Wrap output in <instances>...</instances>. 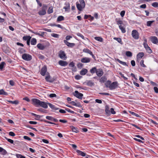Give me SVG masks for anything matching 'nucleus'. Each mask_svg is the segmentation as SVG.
<instances>
[{
  "mask_svg": "<svg viewBox=\"0 0 158 158\" xmlns=\"http://www.w3.org/2000/svg\"><path fill=\"white\" fill-rule=\"evenodd\" d=\"M147 52L149 54L151 53L152 51L149 47H148V48L146 49Z\"/></svg>",
  "mask_w": 158,
  "mask_h": 158,
  "instance_id": "a18cd8bd",
  "label": "nucleus"
},
{
  "mask_svg": "<svg viewBox=\"0 0 158 158\" xmlns=\"http://www.w3.org/2000/svg\"><path fill=\"white\" fill-rule=\"evenodd\" d=\"M76 35L77 36L81 37L82 39H84V36L80 33H77L76 34Z\"/></svg>",
  "mask_w": 158,
  "mask_h": 158,
  "instance_id": "864d4df0",
  "label": "nucleus"
},
{
  "mask_svg": "<svg viewBox=\"0 0 158 158\" xmlns=\"http://www.w3.org/2000/svg\"><path fill=\"white\" fill-rule=\"evenodd\" d=\"M76 6L78 10L80 11L82 10V9L84 8V7H82L81 5L78 3H76Z\"/></svg>",
  "mask_w": 158,
  "mask_h": 158,
  "instance_id": "b1692460",
  "label": "nucleus"
},
{
  "mask_svg": "<svg viewBox=\"0 0 158 158\" xmlns=\"http://www.w3.org/2000/svg\"><path fill=\"white\" fill-rule=\"evenodd\" d=\"M64 42L66 45L69 47L72 48L75 45V44L74 43H70L66 40H64Z\"/></svg>",
  "mask_w": 158,
  "mask_h": 158,
  "instance_id": "ddd939ff",
  "label": "nucleus"
},
{
  "mask_svg": "<svg viewBox=\"0 0 158 158\" xmlns=\"http://www.w3.org/2000/svg\"><path fill=\"white\" fill-rule=\"evenodd\" d=\"M5 64V63L4 62H2L0 64V69L2 70L3 69L4 65Z\"/></svg>",
  "mask_w": 158,
  "mask_h": 158,
  "instance_id": "c03bdc74",
  "label": "nucleus"
},
{
  "mask_svg": "<svg viewBox=\"0 0 158 158\" xmlns=\"http://www.w3.org/2000/svg\"><path fill=\"white\" fill-rule=\"evenodd\" d=\"M7 152H6V151L5 149H3V150L1 152V154L2 155H6V154H7Z\"/></svg>",
  "mask_w": 158,
  "mask_h": 158,
  "instance_id": "6e6d98bb",
  "label": "nucleus"
},
{
  "mask_svg": "<svg viewBox=\"0 0 158 158\" xmlns=\"http://www.w3.org/2000/svg\"><path fill=\"white\" fill-rule=\"evenodd\" d=\"M69 5L66 6H64L63 7V9H65V11H68L69 9Z\"/></svg>",
  "mask_w": 158,
  "mask_h": 158,
  "instance_id": "680f3d73",
  "label": "nucleus"
},
{
  "mask_svg": "<svg viewBox=\"0 0 158 158\" xmlns=\"http://www.w3.org/2000/svg\"><path fill=\"white\" fill-rule=\"evenodd\" d=\"M154 22V21H148L147 22V25L148 26L150 27L151 26L152 23Z\"/></svg>",
  "mask_w": 158,
  "mask_h": 158,
  "instance_id": "58836bf2",
  "label": "nucleus"
},
{
  "mask_svg": "<svg viewBox=\"0 0 158 158\" xmlns=\"http://www.w3.org/2000/svg\"><path fill=\"white\" fill-rule=\"evenodd\" d=\"M36 43V40L35 38H33L31 40V44L32 45H35Z\"/></svg>",
  "mask_w": 158,
  "mask_h": 158,
  "instance_id": "393cba45",
  "label": "nucleus"
},
{
  "mask_svg": "<svg viewBox=\"0 0 158 158\" xmlns=\"http://www.w3.org/2000/svg\"><path fill=\"white\" fill-rule=\"evenodd\" d=\"M7 101L12 104L15 105H17L19 103V102L18 100H15V101Z\"/></svg>",
  "mask_w": 158,
  "mask_h": 158,
  "instance_id": "c9c22d12",
  "label": "nucleus"
},
{
  "mask_svg": "<svg viewBox=\"0 0 158 158\" xmlns=\"http://www.w3.org/2000/svg\"><path fill=\"white\" fill-rule=\"evenodd\" d=\"M91 59L88 57H84L81 59V61L83 63H88L90 62Z\"/></svg>",
  "mask_w": 158,
  "mask_h": 158,
  "instance_id": "1a4fd4ad",
  "label": "nucleus"
},
{
  "mask_svg": "<svg viewBox=\"0 0 158 158\" xmlns=\"http://www.w3.org/2000/svg\"><path fill=\"white\" fill-rule=\"evenodd\" d=\"M117 24L118 25H121V24H122L123 23L122 21L120 20H118L117 21Z\"/></svg>",
  "mask_w": 158,
  "mask_h": 158,
  "instance_id": "052dcab7",
  "label": "nucleus"
},
{
  "mask_svg": "<svg viewBox=\"0 0 158 158\" xmlns=\"http://www.w3.org/2000/svg\"><path fill=\"white\" fill-rule=\"evenodd\" d=\"M98 69H97L95 67H94L91 69L90 70V72L91 73H96Z\"/></svg>",
  "mask_w": 158,
  "mask_h": 158,
  "instance_id": "72a5a7b5",
  "label": "nucleus"
},
{
  "mask_svg": "<svg viewBox=\"0 0 158 158\" xmlns=\"http://www.w3.org/2000/svg\"><path fill=\"white\" fill-rule=\"evenodd\" d=\"M144 53L143 52H139L137 56V60H138L140 59L144 56Z\"/></svg>",
  "mask_w": 158,
  "mask_h": 158,
  "instance_id": "dca6fc26",
  "label": "nucleus"
},
{
  "mask_svg": "<svg viewBox=\"0 0 158 158\" xmlns=\"http://www.w3.org/2000/svg\"><path fill=\"white\" fill-rule=\"evenodd\" d=\"M31 37L30 36H24L23 37V39L24 40L27 41L28 40H30Z\"/></svg>",
  "mask_w": 158,
  "mask_h": 158,
  "instance_id": "c756f323",
  "label": "nucleus"
},
{
  "mask_svg": "<svg viewBox=\"0 0 158 158\" xmlns=\"http://www.w3.org/2000/svg\"><path fill=\"white\" fill-rule=\"evenodd\" d=\"M9 134L10 136H15V133L12 131L10 132H9Z\"/></svg>",
  "mask_w": 158,
  "mask_h": 158,
  "instance_id": "e2e57ef3",
  "label": "nucleus"
},
{
  "mask_svg": "<svg viewBox=\"0 0 158 158\" xmlns=\"http://www.w3.org/2000/svg\"><path fill=\"white\" fill-rule=\"evenodd\" d=\"M154 90L155 92L157 93H158V88L156 87H154Z\"/></svg>",
  "mask_w": 158,
  "mask_h": 158,
  "instance_id": "774afa93",
  "label": "nucleus"
},
{
  "mask_svg": "<svg viewBox=\"0 0 158 158\" xmlns=\"http://www.w3.org/2000/svg\"><path fill=\"white\" fill-rule=\"evenodd\" d=\"M30 31L32 33L41 37H44L45 33V32H34L31 31Z\"/></svg>",
  "mask_w": 158,
  "mask_h": 158,
  "instance_id": "2eb2a0df",
  "label": "nucleus"
},
{
  "mask_svg": "<svg viewBox=\"0 0 158 158\" xmlns=\"http://www.w3.org/2000/svg\"><path fill=\"white\" fill-rule=\"evenodd\" d=\"M22 58L25 60L30 61L32 59V56L28 54L24 53L22 55Z\"/></svg>",
  "mask_w": 158,
  "mask_h": 158,
  "instance_id": "f03ea898",
  "label": "nucleus"
},
{
  "mask_svg": "<svg viewBox=\"0 0 158 158\" xmlns=\"http://www.w3.org/2000/svg\"><path fill=\"white\" fill-rule=\"evenodd\" d=\"M117 86V82H114L110 85L109 87L110 89L113 90L115 89Z\"/></svg>",
  "mask_w": 158,
  "mask_h": 158,
  "instance_id": "0eeeda50",
  "label": "nucleus"
},
{
  "mask_svg": "<svg viewBox=\"0 0 158 158\" xmlns=\"http://www.w3.org/2000/svg\"><path fill=\"white\" fill-rule=\"evenodd\" d=\"M5 138L10 143H11L14 144V145H15V144L17 142V141H15V143H14V141L13 140L8 139L6 137H5Z\"/></svg>",
  "mask_w": 158,
  "mask_h": 158,
  "instance_id": "a878e982",
  "label": "nucleus"
},
{
  "mask_svg": "<svg viewBox=\"0 0 158 158\" xmlns=\"http://www.w3.org/2000/svg\"><path fill=\"white\" fill-rule=\"evenodd\" d=\"M73 94L74 96L80 99H82L83 96L82 94L79 93L77 90L75 91Z\"/></svg>",
  "mask_w": 158,
  "mask_h": 158,
  "instance_id": "39448f33",
  "label": "nucleus"
},
{
  "mask_svg": "<svg viewBox=\"0 0 158 158\" xmlns=\"http://www.w3.org/2000/svg\"><path fill=\"white\" fill-rule=\"evenodd\" d=\"M86 83L88 86L91 87L94 86V82L91 80L87 81Z\"/></svg>",
  "mask_w": 158,
  "mask_h": 158,
  "instance_id": "a211bd4d",
  "label": "nucleus"
},
{
  "mask_svg": "<svg viewBox=\"0 0 158 158\" xmlns=\"http://www.w3.org/2000/svg\"><path fill=\"white\" fill-rule=\"evenodd\" d=\"M150 40L153 44H156L158 43V40L157 37L156 36H152L151 37Z\"/></svg>",
  "mask_w": 158,
  "mask_h": 158,
  "instance_id": "9b49d317",
  "label": "nucleus"
},
{
  "mask_svg": "<svg viewBox=\"0 0 158 158\" xmlns=\"http://www.w3.org/2000/svg\"><path fill=\"white\" fill-rule=\"evenodd\" d=\"M129 112L131 114L137 117H139V114L135 113L133 112L130 111Z\"/></svg>",
  "mask_w": 158,
  "mask_h": 158,
  "instance_id": "de8ad7c7",
  "label": "nucleus"
},
{
  "mask_svg": "<svg viewBox=\"0 0 158 158\" xmlns=\"http://www.w3.org/2000/svg\"><path fill=\"white\" fill-rule=\"evenodd\" d=\"M126 55L128 57H131L132 56V53L130 51H127L126 52Z\"/></svg>",
  "mask_w": 158,
  "mask_h": 158,
  "instance_id": "a19ab883",
  "label": "nucleus"
},
{
  "mask_svg": "<svg viewBox=\"0 0 158 158\" xmlns=\"http://www.w3.org/2000/svg\"><path fill=\"white\" fill-rule=\"evenodd\" d=\"M152 6L154 7H158V2H154L152 4Z\"/></svg>",
  "mask_w": 158,
  "mask_h": 158,
  "instance_id": "09e8293b",
  "label": "nucleus"
},
{
  "mask_svg": "<svg viewBox=\"0 0 158 158\" xmlns=\"http://www.w3.org/2000/svg\"><path fill=\"white\" fill-rule=\"evenodd\" d=\"M23 138L26 140H27L29 141H31V139L29 137L27 136H24L23 137Z\"/></svg>",
  "mask_w": 158,
  "mask_h": 158,
  "instance_id": "4d7b16f0",
  "label": "nucleus"
},
{
  "mask_svg": "<svg viewBox=\"0 0 158 158\" xmlns=\"http://www.w3.org/2000/svg\"><path fill=\"white\" fill-rule=\"evenodd\" d=\"M140 8L145 9L146 7V5L145 4H142L140 6Z\"/></svg>",
  "mask_w": 158,
  "mask_h": 158,
  "instance_id": "338daca9",
  "label": "nucleus"
},
{
  "mask_svg": "<svg viewBox=\"0 0 158 158\" xmlns=\"http://www.w3.org/2000/svg\"><path fill=\"white\" fill-rule=\"evenodd\" d=\"M47 104L49 106L52 110H56L58 109V108H57L54 105L52 104L51 103H47Z\"/></svg>",
  "mask_w": 158,
  "mask_h": 158,
  "instance_id": "4be33fe9",
  "label": "nucleus"
},
{
  "mask_svg": "<svg viewBox=\"0 0 158 158\" xmlns=\"http://www.w3.org/2000/svg\"><path fill=\"white\" fill-rule=\"evenodd\" d=\"M37 46L38 48L41 50H43L45 48V46L41 44H38Z\"/></svg>",
  "mask_w": 158,
  "mask_h": 158,
  "instance_id": "aec40b11",
  "label": "nucleus"
},
{
  "mask_svg": "<svg viewBox=\"0 0 158 158\" xmlns=\"http://www.w3.org/2000/svg\"><path fill=\"white\" fill-rule=\"evenodd\" d=\"M47 68L46 66H44L41 69L40 74L41 75L44 76L47 72Z\"/></svg>",
  "mask_w": 158,
  "mask_h": 158,
  "instance_id": "6e6552de",
  "label": "nucleus"
},
{
  "mask_svg": "<svg viewBox=\"0 0 158 158\" xmlns=\"http://www.w3.org/2000/svg\"><path fill=\"white\" fill-rule=\"evenodd\" d=\"M53 12V8L52 7H50L48 8V14H51Z\"/></svg>",
  "mask_w": 158,
  "mask_h": 158,
  "instance_id": "37998d69",
  "label": "nucleus"
},
{
  "mask_svg": "<svg viewBox=\"0 0 158 158\" xmlns=\"http://www.w3.org/2000/svg\"><path fill=\"white\" fill-rule=\"evenodd\" d=\"M125 11L124 10L122 11L120 13V15L122 17H123L125 15Z\"/></svg>",
  "mask_w": 158,
  "mask_h": 158,
  "instance_id": "69168bd1",
  "label": "nucleus"
},
{
  "mask_svg": "<svg viewBox=\"0 0 158 158\" xmlns=\"http://www.w3.org/2000/svg\"><path fill=\"white\" fill-rule=\"evenodd\" d=\"M94 39L95 40L100 42H102L103 40V39L102 37H96L94 38Z\"/></svg>",
  "mask_w": 158,
  "mask_h": 158,
  "instance_id": "e433bc0d",
  "label": "nucleus"
},
{
  "mask_svg": "<svg viewBox=\"0 0 158 158\" xmlns=\"http://www.w3.org/2000/svg\"><path fill=\"white\" fill-rule=\"evenodd\" d=\"M80 4L81 5L82 7L85 8V3L84 0H79Z\"/></svg>",
  "mask_w": 158,
  "mask_h": 158,
  "instance_id": "f704fd0d",
  "label": "nucleus"
},
{
  "mask_svg": "<svg viewBox=\"0 0 158 158\" xmlns=\"http://www.w3.org/2000/svg\"><path fill=\"white\" fill-rule=\"evenodd\" d=\"M58 55L61 59L65 60L67 58L65 52L62 50H60L59 52Z\"/></svg>",
  "mask_w": 158,
  "mask_h": 158,
  "instance_id": "20e7f679",
  "label": "nucleus"
},
{
  "mask_svg": "<svg viewBox=\"0 0 158 158\" xmlns=\"http://www.w3.org/2000/svg\"><path fill=\"white\" fill-rule=\"evenodd\" d=\"M0 95H3L6 96L8 95V93L5 92L3 89H2L0 90Z\"/></svg>",
  "mask_w": 158,
  "mask_h": 158,
  "instance_id": "473e14b6",
  "label": "nucleus"
},
{
  "mask_svg": "<svg viewBox=\"0 0 158 158\" xmlns=\"http://www.w3.org/2000/svg\"><path fill=\"white\" fill-rule=\"evenodd\" d=\"M87 72V70L85 69H82L80 72V74L81 75H84Z\"/></svg>",
  "mask_w": 158,
  "mask_h": 158,
  "instance_id": "412c9836",
  "label": "nucleus"
},
{
  "mask_svg": "<svg viewBox=\"0 0 158 158\" xmlns=\"http://www.w3.org/2000/svg\"><path fill=\"white\" fill-rule=\"evenodd\" d=\"M140 64L144 68L146 67V65L144 64L143 60H142L140 61Z\"/></svg>",
  "mask_w": 158,
  "mask_h": 158,
  "instance_id": "5fc2aeb1",
  "label": "nucleus"
},
{
  "mask_svg": "<svg viewBox=\"0 0 158 158\" xmlns=\"http://www.w3.org/2000/svg\"><path fill=\"white\" fill-rule=\"evenodd\" d=\"M51 35L52 36L56 38H58L59 36V35L58 34H56L55 33H52L51 34Z\"/></svg>",
  "mask_w": 158,
  "mask_h": 158,
  "instance_id": "603ef678",
  "label": "nucleus"
},
{
  "mask_svg": "<svg viewBox=\"0 0 158 158\" xmlns=\"http://www.w3.org/2000/svg\"><path fill=\"white\" fill-rule=\"evenodd\" d=\"M64 17L62 16H58L57 18V22H60L63 20H64Z\"/></svg>",
  "mask_w": 158,
  "mask_h": 158,
  "instance_id": "c85d7f7f",
  "label": "nucleus"
},
{
  "mask_svg": "<svg viewBox=\"0 0 158 158\" xmlns=\"http://www.w3.org/2000/svg\"><path fill=\"white\" fill-rule=\"evenodd\" d=\"M49 96L50 98H52L56 97V95L55 94H51L49 95Z\"/></svg>",
  "mask_w": 158,
  "mask_h": 158,
  "instance_id": "bf43d9fd",
  "label": "nucleus"
},
{
  "mask_svg": "<svg viewBox=\"0 0 158 158\" xmlns=\"http://www.w3.org/2000/svg\"><path fill=\"white\" fill-rule=\"evenodd\" d=\"M76 152L79 155L81 156H86L85 153L78 150H76Z\"/></svg>",
  "mask_w": 158,
  "mask_h": 158,
  "instance_id": "f3484780",
  "label": "nucleus"
},
{
  "mask_svg": "<svg viewBox=\"0 0 158 158\" xmlns=\"http://www.w3.org/2000/svg\"><path fill=\"white\" fill-rule=\"evenodd\" d=\"M103 74V72L102 69H98L96 72V74L97 76L99 77H101Z\"/></svg>",
  "mask_w": 158,
  "mask_h": 158,
  "instance_id": "f8f14e48",
  "label": "nucleus"
},
{
  "mask_svg": "<svg viewBox=\"0 0 158 158\" xmlns=\"http://www.w3.org/2000/svg\"><path fill=\"white\" fill-rule=\"evenodd\" d=\"M83 52H84L90 54H91L92 52L88 48H84L83 49Z\"/></svg>",
  "mask_w": 158,
  "mask_h": 158,
  "instance_id": "2f4dec72",
  "label": "nucleus"
},
{
  "mask_svg": "<svg viewBox=\"0 0 158 158\" xmlns=\"http://www.w3.org/2000/svg\"><path fill=\"white\" fill-rule=\"evenodd\" d=\"M144 41L145 42L143 43V45L144 48L146 49L148 48V47H149V46H148V44L147 43V40L145 39L144 40Z\"/></svg>",
  "mask_w": 158,
  "mask_h": 158,
  "instance_id": "ea45409f",
  "label": "nucleus"
},
{
  "mask_svg": "<svg viewBox=\"0 0 158 158\" xmlns=\"http://www.w3.org/2000/svg\"><path fill=\"white\" fill-rule=\"evenodd\" d=\"M47 75L45 77L46 81L50 83L52 82L54 80L51 78L49 73H47Z\"/></svg>",
  "mask_w": 158,
  "mask_h": 158,
  "instance_id": "9d476101",
  "label": "nucleus"
},
{
  "mask_svg": "<svg viewBox=\"0 0 158 158\" xmlns=\"http://www.w3.org/2000/svg\"><path fill=\"white\" fill-rule=\"evenodd\" d=\"M59 64L61 66H65L67 65L68 63L66 61L60 60L58 62Z\"/></svg>",
  "mask_w": 158,
  "mask_h": 158,
  "instance_id": "4468645a",
  "label": "nucleus"
},
{
  "mask_svg": "<svg viewBox=\"0 0 158 158\" xmlns=\"http://www.w3.org/2000/svg\"><path fill=\"white\" fill-rule=\"evenodd\" d=\"M105 112L106 114H109L110 113L109 107L108 105H106L105 106Z\"/></svg>",
  "mask_w": 158,
  "mask_h": 158,
  "instance_id": "cd10ccee",
  "label": "nucleus"
},
{
  "mask_svg": "<svg viewBox=\"0 0 158 158\" xmlns=\"http://www.w3.org/2000/svg\"><path fill=\"white\" fill-rule=\"evenodd\" d=\"M116 60L118 62H119V63H120V64H121L123 65L127 66V64H126V62H125L121 61V60H119L118 59H116Z\"/></svg>",
  "mask_w": 158,
  "mask_h": 158,
  "instance_id": "7c9ffc66",
  "label": "nucleus"
},
{
  "mask_svg": "<svg viewBox=\"0 0 158 158\" xmlns=\"http://www.w3.org/2000/svg\"><path fill=\"white\" fill-rule=\"evenodd\" d=\"M19 52L20 54H22L26 52V50L23 48H20L19 49Z\"/></svg>",
  "mask_w": 158,
  "mask_h": 158,
  "instance_id": "79ce46f5",
  "label": "nucleus"
},
{
  "mask_svg": "<svg viewBox=\"0 0 158 158\" xmlns=\"http://www.w3.org/2000/svg\"><path fill=\"white\" fill-rule=\"evenodd\" d=\"M71 129L72 131L74 132L77 133L78 132L77 128L73 126L71 127Z\"/></svg>",
  "mask_w": 158,
  "mask_h": 158,
  "instance_id": "bb28decb",
  "label": "nucleus"
},
{
  "mask_svg": "<svg viewBox=\"0 0 158 158\" xmlns=\"http://www.w3.org/2000/svg\"><path fill=\"white\" fill-rule=\"evenodd\" d=\"M110 112L112 114H115L116 112L114 111V109L113 108H111L110 109Z\"/></svg>",
  "mask_w": 158,
  "mask_h": 158,
  "instance_id": "0e129e2a",
  "label": "nucleus"
},
{
  "mask_svg": "<svg viewBox=\"0 0 158 158\" xmlns=\"http://www.w3.org/2000/svg\"><path fill=\"white\" fill-rule=\"evenodd\" d=\"M147 52L149 54L151 53L152 51L149 47H148V48L146 49Z\"/></svg>",
  "mask_w": 158,
  "mask_h": 158,
  "instance_id": "49530a36",
  "label": "nucleus"
},
{
  "mask_svg": "<svg viewBox=\"0 0 158 158\" xmlns=\"http://www.w3.org/2000/svg\"><path fill=\"white\" fill-rule=\"evenodd\" d=\"M119 29L121 30L122 33H125V32H126V30H125V27H124L123 26H122L121 25H119Z\"/></svg>",
  "mask_w": 158,
  "mask_h": 158,
  "instance_id": "5701e85b",
  "label": "nucleus"
},
{
  "mask_svg": "<svg viewBox=\"0 0 158 158\" xmlns=\"http://www.w3.org/2000/svg\"><path fill=\"white\" fill-rule=\"evenodd\" d=\"M131 35L133 38L135 40H138L139 38V34L136 30H134L131 32Z\"/></svg>",
  "mask_w": 158,
  "mask_h": 158,
  "instance_id": "7ed1b4c3",
  "label": "nucleus"
},
{
  "mask_svg": "<svg viewBox=\"0 0 158 158\" xmlns=\"http://www.w3.org/2000/svg\"><path fill=\"white\" fill-rule=\"evenodd\" d=\"M47 9V6H46L43 5L42 9L40 10L39 12V14L40 15H45L46 13V10Z\"/></svg>",
  "mask_w": 158,
  "mask_h": 158,
  "instance_id": "423d86ee",
  "label": "nucleus"
},
{
  "mask_svg": "<svg viewBox=\"0 0 158 158\" xmlns=\"http://www.w3.org/2000/svg\"><path fill=\"white\" fill-rule=\"evenodd\" d=\"M46 118L49 120L51 121H53V118L51 116H46Z\"/></svg>",
  "mask_w": 158,
  "mask_h": 158,
  "instance_id": "8fccbe9b",
  "label": "nucleus"
},
{
  "mask_svg": "<svg viewBox=\"0 0 158 158\" xmlns=\"http://www.w3.org/2000/svg\"><path fill=\"white\" fill-rule=\"evenodd\" d=\"M119 74L121 76V77H122L123 78H124V79L125 80H127V78L126 77H125V76H124V75L122 73H119Z\"/></svg>",
  "mask_w": 158,
  "mask_h": 158,
  "instance_id": "13d9d810",
  "label": "nucleus"
},
{
  "mask_svg": "<svg viewBox=\"0 0 158 158\" xmlns=\"http://www.w3.org/2000/svg\"><path fill=\"white\" fill-rule=\"evenodd\" d=\"M107 80V78L105 76L102 77L99 79V81L101 83H103Z\"/></svg>",
  "mask_w": 158,
  "mask_h": 158,
  "instance_id": "6ab92c4d",
  "label": "nucleus"
},
{
  "mask_svg": "<svg viewBox=\"0 0 158 158\" xmlns=\"http://www.w3.org/2000/svg\"><path fill=\"white\" fill-rule=\"evenodd\" d=\"M69 66L71 69H73L74 67H75L74 63L73 62H70L69 64Z\"/></svg>",
  "mask_w": 158,
  "mask_h": 158,
  "instance_id": "4c0bfd02",
  "label": "nucleus"
},
{
  "mask_svg": "<svg viewBox=\"0 0 158 158\" xmlns=\"http://www.w3.org/2000/svg\"><path fill=\"white\" fill-rule=\"evenodd\" d=\"M114 39L116 40L118 43H121L122 42V40L120 38H116L115 37L114 38Z\"/></svg>",
  "mask_w": 158,
  "mask_h": 158,
  "instance_id": "3c124183",
  "label": "nucleus"
},
{
  "mask_svg": "<svg viewBox=\"0 0 158 158\" xmlns=\"http://www.w3.org/2000/svg\"><path fill=\"white\" fill-rule=\"evenodd\" d=\"M31 101L33 104L36 107L39 106L42 107L45 109L48 108V106L47 103L45 102L40 101L36 98L32 99Z\"/></svg>",
  "mask_w": 158,
  "mask_h": 158,
  "instance_id": "f257e3e1",
  "label": "nucleus"
}]
</instances>
